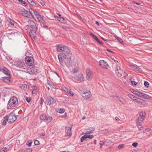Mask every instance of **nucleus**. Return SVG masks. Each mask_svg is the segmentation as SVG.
Returning a JSON list of instances; mask_svg holds the SVG:
<instances>
[{
	"instance_id": "1",
	"label": "nucleus",
	"mask_w": 152,
	"mask_h": 152,
	"mask_svg": "<svg viewBox=\"0 0 152 152\" xmlns=\"http://www.w3.org/2000/svg\"><path fill=\"white\" fill-rule=\"evenodd\" d=\"M58 52H61L58 55L60 56H64L66 57L71 58L72 53L69 48L65 46H62V45H58L56 48Z\"/></svg>"
},
{
	"instance_id": "2",
	"label": "nucleus",
	"mask_w": 152,
	"mask_h": 152,
	"mask_svg": "<svg viewBox=\"0 0 152 152\" xmlns=\"http://www.w3.org/2000/svg\"><path fill=\"white\" fill-rule=\"evenodd\" d=\"M58 57L60 63L61 65L63 67L66 66L69 67L70 64V60L71 58L66 57L64 56H60L58 55Z\"/></svg>"
},
{
	"instance_id": "3",
	"label": "nucleus",
	"mask_w": 152,
	"mask_h": 152,
	"mask_svg": "<svg viewBox=\"0 0 152 152\" xmlns=\"http://www.w3.org/2000/svg\"><path fill=\"white\" fill-rule=\"evenodd\" d=\"M28 29H29L30 30L29 34L30 36L32 38L35 39L37 30L36 24H34V25H32V26H29Z\"/></svg>"
},
{
	"instance_id": "4",
	"label": "nucleus",
	"mask_w": 152,
	"mask_h": 152,
	"mask_svg": "<svg viewBox=\"0 0 152 152\" xmlns=\"http://www.w3.org/2000/svg\"><path fill=\"white\" fill-rule=\"evenodd\" d=\"M18 102L17 98L15 96H13L10 98L8 104L10 107H13L16 106Z\"/></svg>"
},
{
	"instance_id": "5",
	"label": "nucleus",
	"mask_w": 152,
	"mask_h": 152,
	"mask_svg": "<svg viewBox=\"0 0 152 152\" xmlns=\"http://www.w3.org/2000/svg\"><path fill=\"white\" fill-rule=\"evenodd\" d=\"M25 61L26 64L29 66H32L34 63V58L31 56H26L25 58Z\"/></svg>"
},
{
	"instance_id": "6",
	"label": "nucleus",
	"mask_w": 152,
	"mask_h": 152,
	"mask_svg": "<svg viewBox=\"0 0 152 152\" xmlns=\"http://www.w3.org/2000/svg\"><path fill=\"white\" fill-rule=\"evenodd\" d=\"M8 118V122L11 123L13 122L16 120V116L12 113H10L9 116H7Z\"/></svg>"
},
{
	"instance_id": "7",
	"label": "nucleus",
	"mask_w": 152,
	"mask_h": 152,
	"mask_svg": "<svg viewBox=\"0 0 152 152\" xmlns=\"http://www.w3.org/2000/svg\"><path fill=\"white\" fill-rule=\"evenodd\" d=\"M14 65L17 67L19 68H24L25 63L21 61H16L14 62Z\"/></svg>"
},
{
	"instance_id": "8",
	"label": "nucleus",
	"mask_w": 152,
	"mask_h": 152,
	"mask_svg": "<svg viewBox=\"0 0 152 152\" xmlns=\"http://www.w3.org/2000/svg\"><path fill=\"white\" fill-rule=\"evenodd\" d=\"M56 100L51 96L48 97L46 100V103L47 105H50L51 104L55 103Z\"/></svg>"
},
{
	"instance_id": "9",
	"label": "nucleus",
	"mask_w": 152,
	"mask_h": 152,
	"mask_svg": "<svg viewBox=\"0 0 152 152\" xmlns=\"http://www.w3.org/2000/svg\"><path fill=\"white\" fill-rule=\"evenodd\" d=\"M100 66L102 68L107 69L109 66L107 62L103 60H101L99 62Z\"/></svg>"
},
{
	"instance_id": "10",
	"label": "nucleus",
	"mask_w": 152,
	"mask_h": 152,
	"mask_svg": "<svg viewBox=\"0 0 152 152\" xmlns=\"http://www.w3.org/2000/svg\"><path fill=\"white\" fill-rule=\"evenodd\" d=\"M72 127H68L66 126L65 127V132L66 136H70L72 135L71 130Z\"/></svg>"
},
{
	"instance_id": "11",
	"label": "nucleus",
	"mask_w": 152,
	"mask_h": 152,
	"mask_svg": "<svg viewBox=\"0 0 152 152\" xmlns=\"http://www.w3.org/2000/svg\"><path fill=\"white\" fill-rule=\"evenodd\" d=\"M137 103L142 105L147 104V102L144 100L136 97V98L134 100Z\"/></svg>"
},
{
	"instance_id": "12",
	"label": "nucleus",
	"mask_w": 152,
	"mask_h": 152,
	"mask_svg": "<svg viewBox=\"0 0 152 152\" xmlns=\"http://www.w3.org/2000/svg\"><path fill=\"white\" fill-rule=\"evenodd\" d=\"M91 94L90 91L86 90L83 94V96L85 99H87L90 98L91 96Z\"/></svg>"
},
{
	"instance_id": "13",
	"label": "nucleus",
	"mask_w": 152,
	"mask_h": 152,
	"mask_svg": "<svg viewBox=\"0 0 152 152\" xmlns=\"http://www.w3.org/2000/svg\"><path fill=\"white\" fill-rule=\"evenodd\" d=\"M86 79L88 80H90L91 79V73L89 68H87L86 70Z\"/></svg>"
},
{
	"instance_id": "14",
	"label": "nucleus",
	"mask_w": 152,
	"mask_h": 152,
	"mask_svg": "<svg viewBox=\"0 0 152 152\" xmlns=\"http://www.w3.org/2000/svg\"><path fill=\"white\" fill-rule=\"evenodd\" d=\"M43 16L40 14L38 12L36 13V15L35 16V18H34L36 21H40L42 19Z\"/></svg>"
},
{
	"instance_id": "15",
	"label": "nucleus",
	"mask_w": 152,
	"mask_h": 152,
	"mask_svg": "<svg viewBox=\"0 0 152 152\" xmlns=\"http://www.w3.org/2000/svg\"><path fill=\"white\" fill-rule=\"evenodd\" d=\"M116 71L121 76L123 73H125V72L123 71V68L120 67L119 66H117L116 68Z\"/></svg>"
},
{
	"instance_id": "16",
	"label": "nucleus",
	"mask_w": 152,
	"mask_h": 152,
	"mask_svg": "<svg viewBox=\"0 0 152 152\" xmlns=\"http://www.w3.org/2000/svg\"><path fill=\"white\" fill-rule=\"evenodd\" d=\"M30 71H28V72L30 74H35L37 73V70L34 67H32L31 69L30 68Z\"/></svg>"
},
{
	"instance_id": "17",
	"label": "nucleus",
	"mask_w": 152,
	"mask_h": 152,
	"mask_svg": "<svg viewBox=\"0 0 152 152\" xmlns=\"http://www.w3.org/2000/svg\"><path fill=\"white\" fill-rule=\"evenodd\" d=\"M94 128L93 127H92L91 129H87L85 130V134H91L94 132Z\"/></svg>"
},
{
	"instance_id": "18",
	"label": "nucleus",
	"mask_w": 152,
	"mask_h": 152,
	"mask_svg": "<svg viewBox=\"0 0 152 152\" xmlns=\"http://www.w3.org/2000/svg\"><path fill=\"white\" fill-rule=\"evenodd\" d=\"M90 35L93 37L95 40V41L98 43L100 44L101 45H103V43L101 42L100 40L98 39V38L95 36L93 33H90Z\"/></svg>"
},
{
	"instance_id": "19",
	"label": "nucleus",
	"mask_w": 152,
	"mask_h": 152,
	"mask_svg": "<svg viewBox=\"0 0 152 152\" xmlns=\"http://www.w3.org/2000/svg\"><path fill=\"white\" fill-rule=\"evenodd\" d=\"M145 115V114H143V113L140 114L138 119V121L139 123H140L143 121Z\"/></svg>"
},
{
	"instance_id": "20",
	"label": "nucleus",
	"mask_w": 152,
	"mask_h": 152,
	"mask_svg": "<svg viewBox=\"0 0 152 152\" xmlns=\"http://www.w3.org/2000/svg\"><path fill=\"white\" fill-rule=\"evenodd\" d=\"M10 75L8 76V77H3L2 78V80L6 83H10L11 80L10 79Z\"/></svg>"
},
{
	"instance_id": "21",
	"label": "nucleus",
	"mask_w": 152,
	"mask_h": 152,
	"mask_svg": "<svg viewBox=\"0 0 152 152\" xmlns=\"http://www.w3.org/2000/svg\"><path fill=\"white\" fill-rule=\"evenodd\" d=\"M28 22L29 23V25L26 26L25 27V28L26 30L29 29V26H32V25H34V24H35V23L33 21L31 20H28Z\"/></svg>"
},
{
	"instance_id": "22",
	"label": "nucleus",
	"mask_w": 152,
	"mask_h": 152,
	"mask_svg": "<svg viewBox=\"0 0 152 152\" xmlns=\"http://www.w3.org/2000/svg\"><path fill=\"white\" fill-rule=\"evenodd\" d=\"M29 10L32 16L34 18H35V16L36 15V13H37V12L31 9H29Z\"/></svg>"
},
{
	"instance_id": "23",
	"label": "nucleus",
	"mask_w": 152,
	"mask_h": 152,
	"mask_svg": "<svg viewBox=\"0 0 152 152\" xmlns=\"http://www.w3.org/2000/svg\"><path fill=\"white\" fill-rule=\"evenodd\" d=\"M78 80L80 82H82L84 80V78L81 74H79L77 77Z\"/></svg>"
},
{
	"instance_id": "24",
	"label": "nucleus",
	"mask_w": 152,
	"mask_h": 152,
	"mask_svg": "<svg viewBox=\"0 0 152 152\" xmlns=\"http://www.w3.org/2000/svg\"><path fill=\"white\" fill-rule=\"evenodd\" d=\"M3 71V72L6 75H7L8 76L10 75V73L9 72V70L6 68L4 67L2 69Z\"/></svg>"
},
{
	"instance_id": "25",
	"label": "nucleus",
	"mask_w": 152,
	"mask_h": 152,
	"mask_svg": "<svg viewBox=\"0 0 152 152\" xmlns=\"http://www.w3.org/2000/svg\"><path fill=\"white\" fill-rule=\"evenodd\" d=\"M133 93L135 94V95L138 96H140V97H141L142 93L141 92L139 91H134V90H133Z\"/></svg>"
},
{
	"instance_id": "26",
	"label": "nucleus",
	"mask_w": 152,
	"mask_h": 152,
	"mask_svg": "<svg viewBox=\"0 0 152 152\" xmlns=\"http://www.w3.org/2000/svg\"><path fill=\"white\" fill-rule=\"evenodd\" d=\"M21 88L22 89L24 90H27L29 88V86L27 84L22 85L21 86Z\"/></svg>"
},
{
	"instance_id": "27",
	"label": "nucleus",
	"mask_w": 152,
	"mask_h": 152,
	"mask_svg": "<svg viewBox=\"0 0 152 152\" xmlns=\"http://www.w3.org/2000/svg\"><path fill=\"white\" fill-rule=\"evenodd\" d=\"M7 121H8V118H7V116H6L4 117L3 122L2 123V125L3 126H5L6 123Z\"/></svg>"
},
{
	"instance_id": "28",
	"label": "nucleus",
	"mask_w": 152,
	"mask_h": 152,
	"mask_svg": "<svg viewBox=\"0 0 152 152\" xmlns=\"http://www.w3.org/2000/svg\"><path fill=\"white\" fill-rule=\"evenodd\" d=\"M141 97H142L144 98L147 99H149L151 98V96L148 95H147L143 93H142Z\"/></svg>"
},
{
	"instance_id": "29",
	"label": "nucleus",
	"mask_w": 152,
	"mask_h": 152,
	"mask_svg": "<svg viewBox=\"0 0 152 152\" xmlns=\"http://www.w3.org/2000/svg\"><path fill=\"white\" fill-rule=\"evenodd\" d=\"M58 20H59V21L61 22L62 23H65L66 22V21L65 19L63 18H59L58 19Z\"/></svg>"
},
{
	"instance_id": "30",
	"label": "nucleus",
	"mask_w": 152,
	"mask_h": 152,
	"mask_svg": "<svg viewBox=\"0 0 152 152\" xmlns=\"http://www.w3.org/2000/svg\"><path fill=\"white\" fill-rule=\"evenodd\" d=\"M46 117L47 116L45 114H43L40 115V118L41 120H45L46 119Z\"/></svg>"
},
{
	"instance_id": "31",
	"label": "nucleus",
	"mask_w": 152,
	"mask_h": 152,
	"mask_svg": "<svg viewBox=\"0 0 152 152\" xmlns=\"http://www.w3.org/2000/svg\"><path fill=\"white\" fill-rule=\"evenodd\" d=\"M32 150L31 148H25L23 150V152H31Z\"/></svg>"
},
{
	"instance_id": "32",
	"label": "nucleus",
	"mask_w": 152,
	"mask_h": 152,
	"mask_svg": "<svg viewBox=\"0 0 152 152\" xmlns=\"http://www.w3.org/2000/svg\"><path fill=\"white\" fill-rule=\"evenodd\" d=\"M19 12L21 15L24 16L25 15H26V13H27L28 11L24 10V11H19Z\"/></svg>"
},
{
	"instance_id": "33",
	"label": "nucleus",
	"mask_w": 152,
	"mask_h": 152,
	"mask_svg": "<svg viewBox=\"0 0 152 152\" xmlns=\"http://www.w3.org/2000/svg\"><path fill=\"white\" fill-rule=\"evenodd\" d=\"M27 1L31 5L34 6L36 5L35 3L33 1V0H27Z\"/></svg>"
},
{
	"instance_id": "34",
	"label": "nucleus",
	"mask_w": 152,
	"mask_h": 152,
	"mask_svg": "<svg viewBox=\"0 0 152 152\" xmlns=\"http://www.w3.org/2000/svg\"><path fill=\"white\" fill-rule=\"evenodd\" d=\"M52 120V118L51 116H49L48 117H46V119L45 120L47 123H50Z\"/></svg>"
},
{
	"instance_id": "35",
	"label": "nucleus",
	"mask_w": 152,
	"mask_h": 152,
	"mask_svg": "<svg viewBox=\"0 0 152 152\" xmlns=\"http://www.w3.org/2000/svg\"><path fill=\"white\" fill-rule=\"evenodd\" d=\"M128 96L130 99H131L134 101L135 99L136 98V97L135 96H134L131 94H129Z\"/></svg>"
},
{
	"instance_id": "36",
	"label": "nucleus",
	"mask_w": 152,
	"mask_h": 152,
	"mask_svg": "<svg viewBox=\"0 0 152 152\" xmlns=\"http://www.w3.org/2000/svg\"><path fill=\"white\" fill-rule=\"evenodd\" d=\"M8 19L7 20V21L9 22V23L11 25H12V26H13L14 25V21H12V20L10 18H8Z\"/></svg>"
},
{
	"instance_id": "37",
	"label": "nucleus",
	"mask_w": 152,
	"mask_h": 152,
	"mask_svg": "<svg viewBox=\"0 0 152 152\" xmlns=\"http://www.w3.org/2000/svg\"><path fill=\"white\" fill-rule=\"evenodd\" d=\"M86 137V138H88L90 139H91L93 138L94 136L93 135H87V134L85 135Z\"/></svg>"
},
{
	"instance_id": "38",
	"label": "nucleus",
	"mask_w": 152,
	"mask_h": 152,
	"mask_svg": "<svg viewBox=\"0 0 152 152\" xmlns=\"http://www.w3.org/2000/svg\"><path fill=\"white\" fill-rule=\"evenodd\" d=\"M105 143V141H100L99 143L100 148H102L103 145H104Z\"/></svg>"
},
{
	"instance_id": "39",
	"label": "nucleus",
	"mask_w": 152,
	"mask_h": 152,
	"mask_svg": "<svg viewBox=\"0 0 152 152\" xmlns=\"http://www.w3.org/2000/svg\"><path fill=\"white\" fill-rule=\"evenodd\" d=\"M115 38L121 44H123L124 43V42L122 39L118 37H116Z\"/></svg>"
},
{
	"instance_id": "40",
	"label": "nucleus",
	"mask_w": 152,
	"mask_h": 152,
	"mask_svg": "<svg viewBox=\"0 0 152 152\" xmlns=\"http://www.w3.org/2000/svg\"><path fill=\"white\" fill-rule=\"evenodd\" d=\"M65 111L62 108H60L58 109V112L59 113H64Z\"/></svg>"
},
{
	"instance_id": "41",
	"label": "nucleus",
	"mask_w": 152,
	"mask_h": 152,
	"mask_svg": "<svg viewBox=\"0 0 152 152\" xmlns=\"http://www.w3.org/2000/svg\"><path fill=\"white\" fill-rule=\"evenodd\" d=\"M137 127L139 130H142L143 129V126L140 124H139L137 125Z\"/></svg>"
},
{
	"instance_id": "42",
	"label": "nucleus",
	"mask_w": 152,
	"mask_h": 152,
	"mask_svg": "<svg viewBox=\"0 0 152 152\" xmlns=\"http://www.w3.org/2000/svg\"><path fill=\"white\" fill-rule=\"evenodd\" d=\"M7 151V149L4 148H2L0 150V152H6Z\"/></svg>"
},
{
	"instance_id": "43",
	"label": "nucleus",
	"mask_w": 152,
	"mask_h": 152,
	"mask_svg": "<svg viewBox=\"0 0 152 152\" xmlns=\"http://www.w3.org/2000/svg\"><path fill=\"white\" fill-rule=\"evenodd\" d=\"M42 25L44 28H47L48 27V26L46 25V23L45 22L43 21L42 22Z\"/></svg>"
},
{
	"instance_id": "44",
	"label": "nucleus",
	"mask_w": 152,
	"mask_h": 152,
	"mask_svg": "<svg viewBox=\"0 0 152 152\" xmlns=\"http://www.w3.org/2000/svg\"><path fill=\"white\" fill-rule=\"evenodd\" d=\"M144 85L145 87L148 88L149 86V83L147 81H145L144 83Z\"/></svg>"
},
{
	"instance_id": "45",
	"label": "nucleus",
	"mask_w": 152,
	"mask_h": 152,
	"mask_svg": "<svg viewBox=\"0 0 152 152\" xmlns=\"http://www.w3.org/2000/svg\"><path fill=\"white\" fill-rule=\"evenodd\" d=\"M32 143V142L30 140L28 141L27 143V145H28L29 147H30Z\"/></svg>"
},
{
	"instance_id": "46",
	"label": "nucleus",
	"mask_w": 152,
	"mask_h": 152,
	"mask_svg": "<svg viewBox=\"0 0 152 152\" xmlns=\"http://www.w3.org/2000/svg\"><path fill=\"white\" fill-rule=\"evenodd\" d=\"M85 138H86V137L85 135H84L83 136H82L81 137V139H80L81 142H83V141L84 140V139Z\"/></svg>"
},
{
	"instance_id": "47",
	"label": "nucleus",
	"mask_w": 152,
	"mask_h": 152,
	"mask_svg": "<svg viewBox=\"0 0 152 152\" xmlns=\"http://www.w3.org/2000/svg\"><path fill=\"white\" fill-rule=\"evenodd\" d=\"M34 144L36 145H38L39 144V141L37 140H35L34 141Z\"/></svg>"
},
{
	"instance_id": "48",
	"label": "nucleus",
	"mask_w": 152,
	"mask_h": 152,
	"mask_svg": "<svg viewBox=\"0 0 152 152\" xmlns=\"http://www.w3.org/2000/svg\"><path fill=\"white\" fill-rule=\"evenodd\" d=\"M64 91L66 93H69V92H70L71 91V90L70 89H68L66 88H65V89L64 90Z\"/></svg>"
},
{
	"instance_id": "49",
	"label": "nucleus",
	"mask_w": 152,
	"mask_h": 152,
	"mask_svg": "<svg viewBox=\"0 0 152 152\" xmlns=\"http://www.w3.org/2000/svg\"><path fill=\"white\" fill-rule=\"evenodd\" d=\"M124 146V144H121L119 145L118 146V148L119 149H121L123 148Z\"/></svg>"
},
{
	"instance_id": "50",
	"label": "nucleus",
	"mask_w": 152,
	"mask_h": 152,
	"mask_svg": "<svg viewBox=\"0 0 152 152\" xmlns=\"http://www.w3.org/2000/svg\"><path fill=\"white\" fill-rule=\"evenodd\" d=\"M48 83V84L50 86H51L52 87H53L54 85L52 83H51L50 82H49V80H47Z\"/></svg>"
},
{
	"instance_id": "51",
	"label": "nucleus",
	"mask_w": 152,
	"mask_h": 152,
	"mask_svg": "<svg viewBox=\"0 0 152 152\" xmlns=\"http://www.w3.org/2000/svg\"><path fill=\"white\" fill-rule=\"evenodd\" d=\"M137 68L135 70L137 71H142L141 69L140 68L139 66H137Z\"/></svg>"
},
{
	"instance_id": "52",
	"label": "nucleus",
	"mask_w": 152,
	"mask_h": 152,
	"mask_svg": "<svg viewBox=\"0 0 152 152\" xmlns=\"http://www.w3.org/2000/svg\"><path fill=\"white\" fill-rule=\"evenodd\" d=\"M138 143L137 142H134L132 144V145L135 147H136Z\"/></svg>"
},
{
	"instance_id": "53",
	"label": "nucleus",
	"mask_w": 152,
	"mask_h": 152,
	"mask_svg": "<svg viewBox=\"0 0 152 152\" xmlns=\"http://www.w3.org/2000/svg\"><path fill=\"white\" fill-rule=\"evenodd\" d=\"M131 83L132 85H136L137 84V83L134 81H131Z\"/></svg>"
},
{
	"instance_id": "54",
	"label": "nucleus",
	"mask_w": 152,
	"mask_h": 152,
	"mask_svg": "<svg viewBox=\"0 0 152 152\" xmlns=\"http://www.w3.org/2000/svg\"><path fill=\"white\" fill-rule=\"evenodd\" d=\"M137 65H133L131 66V67L133 69H136L137 68Z\"/></svg>"
},
{
	"instance_id": "55",
	"label": "nucleus",
	"mask_w": 152,
	"mask_h": 152,
	"mask_svg": "<svg viewBox=\"0 0 152 152\" xmlns=\"http://www.w3.org/2000/svg\"><path fill=\"white\" fill-rule=\"evenodd\" d=\"M31 98H30L27 97L26 98V101L28 102H30V101H31Z\"/></svg>"
},
{
	"instance_id": "56",
	"label": "nucleus",
	"mask_w": 152,
	"mask_h": 152,
	"mask_svg": "<svg viewBox=\"0 0 152 152\" xmlns=\"http://www.w3.org/2000/svg\"><path fill=\"white\" fill-rule=\"evenodd\" d=\"M78 71V70L77 69H74L72 70V72L74 73H76Z\"/></svg>"
},
{
	"instance_id": "57",
	"label": "nucleus",
	"mask_w": 152,
	"mask_h": 152,
	"mask_svg": "<svg viewBox=\"0 0 152 152\" xmlns=\"http://www.w3.org/2000/svg\"><path fill=\"white\" fill-rule=\"evenodd\" d=\"M28 12L27 13H26V15H25L24 16H25L27 17H30V15H28Z\"/></svg>"
},
{
	"instance_id": "58",
	"label": "nucleus",
	"mask_w": 152,
	"mask_h": 152,
	"mask_svg": "<svg viewBox=\"0 0 152 152\" xmlns=\"http://www.w3.org/2000/svg\"><path fill=\"white\" fill-rule=\"evenodd\" d=\"M69 95L71 96H72L74 95V94L72 92V91H71L70 92H69Z\"/></svg>"
},
{
	"instance_id": "59",
	"label": "nucleus",
	"mask_w": 152,
	"mask_h": 152,
	"mask_svg": "<svg viewBox=\"0 0 152 152\" xmlns=\"http://www.w3.org/2000/svg\"><path fill=\"white\" fill-rule=\"evenodd\" d=\"M78 17L81 20H82L83 21V20H84V19L82 17H81L80 15H78Z\"/></svg>"
},
{
	"instance_id": "60",
	"label": "nucleus",
	"mask_w": 152,
	"mask_h": 152,
	"mask_svg": "<svg viewBox=\"0 0 152 152\" xmlns=\"http://www.w3.org/2000/svg\"><path fill=\"white\" fill-rule=\"evenodd\" d=\"M40 100H41L40 104H42V103H43V102H44V100H43V99L42 98H41Z\"/></svg>"
},
{
	"instance_id": "61",
	"label": "nucleus",
	"mask_w": 152,
	"mask_h": 152,
	"mask_svg": "<svg viewBox=\"0 0 152 152\" xmlns=\"http://www.w3.org/2000/svg\"><path fill=\"white\" fill-rule=\"evenodd\" d=\"M40 135L42 136H45V134L44 133L42 132L40 134Z\"/></svg>"
},
{
	"instance_id": "62",
	"label": "nucleus",
	"mask_w": 152,
	"mask_h": 152,
	"mask_svg": "<svg viewBox=\"0 0 152 152\" xmlns=\"http://www.w3.org/2000/svg\"><path fill=\"white\" fill-rule=\"evenodd\" d=\"M19 1L21 2L22 3H25L24 2V1L23 0H18Z\"/></svg>"
},
{
	"instance_id": "63",
	"label": "nucleus",
	"mask_w": 152,
	"mask_h": 152,
	"mask_svg": "<svg viewBox=\"0 0 152 152\" xmlns=\"http://www.w3.org/2000/svg\"><path fill=\"white\" fill-rule=\"evenodd\" d=\"M40 3H41V5H42V6H44L45 4V3L43 2H40Z\"/></svg>"
},
{
	"instance_id": "64",
	"label": "nucleus",
	"mask_w": 152,
	"mask_h": 152,
	"mask_svg": "<svg viewBox=\"0 0 152 152\" xmlns=\"http://www.w3.org/2000/svg\"><path fill=\"white\" fill-rule=\"evenodd\" d=\"M95 23L97 25H98V26H99V22L97 21H96Z\"/></svg>"
}]
</instances>
